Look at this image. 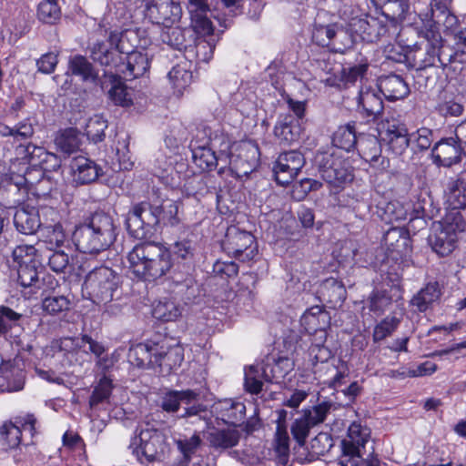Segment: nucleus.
Here are the masks:
<instances>
[{
    "label": "nucleus",
    "mask_w": 466,
    "mask_h": 466,
    "mask_svg": "<svg viewBox=\"0 0 466 466\" xmlns=\"http://www.w3.org/2000/svg\"><path fill=\"white\" fill-rule=\"evenodd\" d=\"M146 15L155 24L169 26L179 21L182 15L180 4L175 0H142Z\"/></svg>",
    "instance_id": "nucleus-12"
},
{
    "label": "nucleus",
    "mask_w": 466,
    "mask_h": 466,
    "mask_svg": "<svg viewBox=\"0 0 466 466\" xmlns=\"http://www.w3.org/2000/svg\"><path fill=\"white\" fill-rule=\"evenodd\" d=\"M305 165L303 155L298 150L281 153L273 167L278 184L286 186L291 183Z\"/></svg>",
    "instance_id": "nucleus-16"
},
{
    "label": "nucleus",
    "mask_w": 466,
    "mask_h": 466,
    "mask_svg": "<svg viewBox=\"0 0 466 466\" xmlns=\"http://www.w3.org/2000/svg\"><path fill=\"white\" fill-rule=\"evenodd\" d=\"M329 313L320 306L309 308L300 318V323L307 332H319L321 342L326 339L325 329L329 325Z\"/></svg>",
    "instance_id": "nucleus-23"
},
{
    "label": "nucleus",
    "mask_w": 466,
    "mask_h": 466,
    "mask_svg": "<svg viewBox=\"0 0 466 466\" xmlns=\"http://www.w3.org/2000/svg\"><path fill=\"white\" fill-rule=\"evenodd\" d=\"M182 307H180L172 299L165 298L154 305L153 317L162 321H174L182 315Z\"/></svg>",
    "instance_id": "nucleus-40"
},
{
    "label": "nucleus",
    "mask_w": 466,
    "mask_h": 466,
    "mask_svg": "<svg viewBox=\"0 0 466 466\" xmlns=\"http://www.w3.org/2000/svg\"><path fill=\"white\" fill-rule=\"evenodd\" d=\"M157 350L158 343H138L130 350L129 358L131 362L139 368H155L154 359L160 354Z\"/></svg>",
    "instance_id": "nucleus-31"
},
{
    "label": "nucleus",
    "mask_w": 466,
    "mask_h": 466,
    "mask_svg": "<svg viewBox=\"0 0 466 466\" xmlns=\"http://www.w3.org/2000/svg\"><path fill=\"white\" fill-rule=\"evenodd\" d=\"M17 155L25 158L33 167H39V170H56L60 167L58 157L47 152L44 147L33 144L19 146L16 148Z\"/></svg>",
    "instance_id": "nucleus-19"
},
{
    "label": "nucleus",
    "mask_w": 466,
    "mask_h": 466,
    "mask_svg": "<svg viewBox=\"0 0 466 466\" xmlns=\"http://www.w3.org/2000/svg\"><path fill=\"white\" fill-rule=\"evenodd\" d=\"M464 228L465 221L461 213H451L434 226L429 244L440 257L449 256L456 248L458 233L464 231Z\"/></svg>",
    "instance_id": "nucleus-6"
},
{
    "label": "nucleus",
    "mask_w": 466,
    "mask_h": 466,
    "mask_svg": "<svg viewBox=\"0 0 466 466\" xmlns=\"http://www.w3.org/2000/svg\"><path fill=\"white\" fill-rule=\"evenodd\" d=\"M192 158L202 171H210L218 167L216 153L209 147H198L193 149Z\"/></svg>",
    "instance_id": "nucleus-48"
},
{
    "label": "nucleus",
    "mask_w": 466,
    "mask_h": 466,
    "mask_svg": "<svg viewBox=\"0 0 466 466\" xmlns=\"http://www.w3.org/2000/svg\"><path fill=\"white\" fill-rule=\"evenodd\" d=\"M112 389V380L106 376H103L92 391L89 407L94 410L97 409L99 405L108 402Z\"/></svg>",
    "instance_id": "nucleus-45"
},
{
    "label": "nucleus",
    "mask_w": 466,
    "mask_h": 466,
    "mask_svg": "<svg viewBox=\"0 0 466 466\" xmlns=\"http://www.w3.org/2000/svg\"><path fill=\"white\" fill-rule=\"evenodd\" d=\"M448 202L453 209L466 207V181L462 177L451 178L447 186Z\"/></svg>",
    "instance_id": "nucleus-41"
},
{
    "label": "nucleus",
    "mask_w": 466,
    "mask_h": 466,
    "mask_svg": "<svg viewBox=\"0 0 466 466\" xmlns=\"http://www.w3.org/2000/svg\"><path fill=\"white\" fill-rule=\"evenodd\" d=\"M160 354L154 359L155 368L159 369V372L164 375L170 374L174 370L180 367L183 360V349L179 345L167 347L158 343V350Z\"/></svg>",
    "instance_id": "nucleus-25"
},
{
    "label": "nucleus",
    "mask_w": 466,
    "mask_h": 466,
    "mask_svg": "<svg viewBox=\"0 0 466 466\" xmlns=\"http://www.w3.org/2000/svg\"><path fill=\"white\" fill-rule=\"evenodd\" d=\"M36 419L33 414L19 417L15 422L5 421L0 427V444L4 449H15L21 443L22 431H28L33 437L35 433Z\"/></svg>",
    "instance_id": "nucleus-15"
},
{
    "label": "nucleus",
    "mask_w": 466,
    "mask_h": 466,
    "mask_svg": "<svg viewBox=\"0 0 466 466\" xmlns=\"http://www.w3.org/2000/svg\"><path fill=\"white\" fill-rule=\"evenodd\" d=\"M362 159L380 171L390 167V160L381 155V145L374 135L360 133L359 142L356 146Z\"/></svg>",
    "instance_id": "nucleus-18"
},
{
    "label": "nucleus",
    "mask_w": 466,
    "mask_h": 466,
    "mask_svg": "<svg viewBox=\"0 0 466 466\" xmlns=\"http://www.w3.org/2000/svg\"><path fill=\"white\" fill-rule=\"evenodd\" d=\"M129 449L140 461L144 457L149 462L161 461L169 451L165 434L154 428H137Z\"/></svg>",
    "instance_id": "nucleus-5"
},
{
    "label": "nucleus",
    "mask_w": 466,
    "mask_h": 466,
    "mask_svg": "<svg viewBox=\"0 0 466 466\" xmlns=\"http://www.w3.org/2000/svg\"><path fill=\"white\" fill-rule=\"evenodd\" d=\"M173 281L177 288V292L181 294L186 302L194 300L198 295V286L191 276H187L183 280L174 279Z\"/></svg>",
    "instance_id": "nucleus-58"
},
{
    "label": "nucleus",
    "mask_w": 466,
    "mask_h": 466,
    "mask_svg": "<svg viewBox=\"0 0 466 466\" xmlns=\"http://www.w3.org/2000/svg\"><path fill=\"white\" fill-rule=\"evenodd\" d=\"M70 300L65 296L47 297L42 302L44 311L57 315L69 309Z\"/></svg>",
    "instance_id": "nucleus-59"
},
{
    "label": "nucleus",
    "mask_w": 466,
    "mask_h": 466,
    "mask_svg": "<svg viewBox=\"0 0 466 466\" xmlns=\"http://www.w3.org/2000/svg\"><path fill=\"white\" fill-rule=\"evenodd\" d=\"M209 13L190 15L191 26L198 35H209L213 34L214 26Z\"/></svg>",
    "instance_id": "nucleus-64"
},
{
    "label": "nucleus",
    "mask_w": 466,
    "mask_h": 466,
    "mask_svg": "<svg viewBox=\"0 0 466 466\" xmlns=\"http://www.w3.org/2000/svg\"><path fill=\"white\" fill-rule=\"evenodd\" d=\"M106 128L107 121L101 115H95L86 125V135L94 143H98L104 140Z\"/></svg>",
    "instance_id": "nucleus-50"
},
{
    "label": "nucleus",
    "mask_w": 466,
    "mask_h": 466,
    "mask_svg": "<svg viewBox=\"0 0 466 466\" xmlns=\"http://www.w3.org/2000/svg\"><path fill=\"white\" fill-rule=\"evenodd\" d=\"M46 242L48 245L47 248L49 251L59 248L64 245L66 240V236L61 224L46 227Z\"/></svg>",
    "instance_id": "nucleus-61"
},
{
    "label": "nucleus",
    "mask_w": 466,
    "mask_h": 466,
    "mask_svg": "<svg viewBox=\"0 0 466 466\" xmlns=\"http://www.w3.org/2000/svg\"><path fill=\"white\" fill-rule=\"evenodd\" d=\"M37 16L44 23L53 25L60 19L61 11L56 0H45L38 5Z\"/></svg>",
    "instance_id": "nucleus-52"
},
{
    "label": "nucleus",
    "mask_w": 466,
    "mask_h": 466,
    "mask_svg": "<svg viewBox=\"0 0 466 466\" xmlns=\"http://www.w3.org/2000/svg\"><path fill=\"white\" fill-rule=\"evenodd\" d=\"M348 26L361 40L370 43L378 41L389 32L388 25L382 20L368 15L351 17Z\"/></svg>",
    "instance_id": "nucleus-17"
},
{
    "label": "nucleus",
    "mask_w": 466,
    "mask_h": 466,
    "mask_svg": "<svg viewBox=\"0 0 466 466\" xmlns=\"http://www.w3.org/2000/svg\"><path fill=\"white\" fill-rule=\"evenodd\" d=\"M198 396L199 393L193 390H169L162 397L160 407L166 412L174 413L179 410L181 403L189 405Z\"/></svg>",
    "instance_id": "nucleus-32"
},
{
    "label": "nucleus",
    "mask_w": 466,
    "mask_h": 466,
    "mask_svg": "<svg viewBox=\"0 0 466 466\" xmlns=\"http://www.w3.org/2000/svg\"><path fill=\"white\" fill-rule=\"evenodd\" d=\"M40 273L36 261L27 255L19 263L17 269L18 282L24 288L40 289Z\"/></svg>",
    "instance_id": "nucleus-35"
},
{
    "label": "nucleus",
    "mask_w": 466,
    "mask_h": 466,
    "mask_svg": "<svg viewBox=\"0 0 466 466\" xmlns=\"http://www.w3.org/2000/svg\"><path fill=\"white\" fill-rule=\"evenodd\" d=\"M301 132L300 122L290 114L280 116L274 127V135L282 146H290L299 141Z\"/></svg>",
    "instance_id": "nucleus-24"
},
{
    "label": "nucleus",
    "mask_w": 466,
    "mask_h": 466,
    "mask_svg": "<svg viewBox=\"0 0 466 466\" xmlns=\"http://www.w3.org/2000/svg\"><path fill=\"white\" fill-rule=\"evenodd\" d=\"M128 268L138 279L155 281L172 268L171 251L155 241L137 243L127 254Z\"/></svg>",
    "instance_id": "nucleus-1"
},
{
    "label": "nucleus",
    "mask_w": 466,
    "mask_h": 466,
    "mask_svg": "<svg viewBox=\"0 0 466 466\" xmlns=\"http://www.w3.org/2000/svg\"><path fill=\"white\" fill-rule=\"evenodd\" d=\"M355 33L350 30V27L344 28L335 25L334 34L332 36L330 50L337 53H344L347 49L350 48L356 40Z\"/></svg>",
    "instance_id": "nucleus-43"
},
{
    "label": "nucleus",
    "mask_w": 466,
    "mask_h": 466,
    "mask_svg": "<svg viewBox=\"0 0 466 466\" xmlns=\"http://www.w3.org/2000/svg\"><path fill=\"white\" fill-rule=\"evenodd\" d=\"M116 76V74L110 76L112 86L108 90V97L116 106H129L132 104V98L127 91V86Z\"/></svg>",
    "instance_id": "nucleus-47"
},
{
    "label": "nucleus",
    "mask_w": 466,
    "mask_h": 466,
    "mask_svg": "<svg viewBox=\"0 0 466 466\" xmlns=\"http://www.w3.org/2000/svg\"><path fill=\"white\" fill-rule=\"evenodd\" d=\"M464 149L453 137H448L439 141L432 149L434 163L443 167H451L461 161Z\"/></svg>",
    "instance_id": "nucleus-22"
},
{
    "label": "nucleus",
    "mask_w": 466,
    "mask_h": 466,
    "mask_svg": "<svg viewBox=\"0 0 466 466\" xmlns=\"http://www.w3.org/2000/svg\"><path fill=\"white\" fill-rule=\"evenodd\" d=\"M116 228L112 217L104 211H96L85 218L76 228L73 240L83 253L98 254L106 250L116 238Z\"/></svg>",
    "instance_id": "nucleus-2"
},
{
    "label": "nucleus",
    "mask_w": 466,
    "mask_h": 466,
    "mask_svg": "<svg viewBox=\"0 0 466 466\" xmlns=\"http://www.w3.org/2000/svg\"><path fill=\"white\" fill-rule=\"evenodd\" d=\"M119 284V276L110 268L100 266L91 269L86 276L83 292L95 304H106L113 299Z\"/></svg>",
    "instance_id": "nucleus-4"
},
{
    "label": "nucleus",
    "mask_w": 466,
    "mask_h": 466,
    "mask_svg": "<svg viewBox=\"0 0 466 466\" xmlns=\"http://www.w3.org/2000/svg\"><path fill=\"white\" fill-rule=\"evenodd\" d=\"M119 42L118 34L110 32L106 42L97 41L90 46V56L93 61L103 66L114 68L116 75L123 53Z\"/></svg>",
    "instance_id": "nucleus-14"
},
{
    "label": "nucleus",
    "mask_w": 466,
    "mask_h": 466,
    "mask_svg": "<svg viewBox=\"0 0 466 466\" xmlns=\"http://www.w3.org/2000/svg\"><path fill=\"white\" fill-rule=\"evenodd\" d=\"M316 162L322 179L331 186L340 187L353 178L349 162L335 151L317 154Z\"/></svg>",
    "instance_id": "nucleus-7"
},
{
    "label": "nucleus",
    "mask_w": 466,
    "mask_h": 466,
    "mask_svg": "<svg viewBox=\"0 0 466 466\" xmlns=\"http://www.w3.org/2000/svg\"><path fill=\"white\" fill-rule=\"evenodd\" d=\"M381 140L395 155H401L410 145V136L407 127L400 120L387 117L381 121L379 127Z\"/></svg>",
    "instance_id": "nucleus-11"
},
{
    "label": "nucleus",
    "mask_w": 466,
    "mask_h": 466,
    "mask_svg": "<svg viewBox=\"0 0 466 466\" xmlns=\"http://www.w3.org/2000/svg\"><path fill=\"white\" fill-rule=\"evenodd\" d=\"M167 29L161 34V39L175 49L186 48V39L183 31L179 27L167 26Z\"/></svg>",
    "instance_id": "nucleus-62"
},
{
    "label": "nucleus",
    "mask_w": 466,
    "mask_h": 466,
    "mask_svg": "<svg viewBox=\"0 0 466 466\" xmlns=\"http://www.w3.org/2000/svg\"><path fill=\"white\" fill-rule=\"evenodd\" d=\"M222 248L240 261L252 260L258 254V245L255 237L248 231L238 228L229 227L222 242Z\"/></svg>",
    "instance_id": "nucleus-10"
},
{
    "label": "nucleus",
    "mask_w": 466,
    "mask_h": 466,
    "mask_svg": "<svg viewBox=\"0 0 466 466\" xmlns=\"http://www.w3.org/2000/svg\"><path fill=\"white\" fill-rule=\"evenodd\" d=\"M358 112L369 120H375L383 111V100L380 89L361 87L358 98Z\"/></svg>",
    "instance_id": "nucleus-20"
},
{
    "label": "nucleus",
    "mask_w": 466,
    "mask_h": 466,
    "mask_svg": "<svg viewBox=\"0 0 466 466\" xmlns=\"http://www.w3.org/2000/svg\"><path fill=\"white\" fill-rule=\"evenodd\" d=\"M400 323V319L395 316H388L384 318L373 329V341L380 342L390 337L397 329Z\"/></svg>",
    "instance_id": "nucleus-51"
},
{
    "label": "nucleus",
    "mask_w": 466,
    "mask_h": 466,
    "mask_svg": "<svg viewBox=\"0 0 466 466\" xmlns=\"http://www.w3.org/2000/svg\"><path fill=\"white\" fill-rule=\"evenodd\" d=\"M74 181L79 185L95 182L102 175V168L93 160L77 157L72 162Z\"/></svg>",
    "instance_id": "nucleus-26"
},
{
    "label": "nucleus",
    "mask_w": 466,
    "mask_h": 466,
    "mask_svg": "<svg viewBox=\"0 0 466 466\" xmlns=\"http://www.w3.org/2000/svg\"><path fill=\"white\" fill-rule=\"evenodd\" d=\"M149 69V59L147 54L139 51L127 53L121 56L116 75H123L127 80L142 76Z\"/></svg>",
    "instance_id": "nucleus-21"
},
{
    "label": "nucleus",
    "mask_w": 466,
    "mask_h": 466,
    "mask_svg": "<svg viewBox=\"0 0 466 466\" xmlns=\"http://www.w3.org/2000/svg\"><path fill=\"white\" fill-rule=\"evenodd\" d=\"M441 295V289L439 282L432 281L426 284L416 295L411 299V304L418 309L419 311L424 312Z\"/></svg>",
    "instance_id": "nucleus-36"
},
{
    "label": "nucleus",
    "mask_w": 466,
    "mask_h": 466,
    "mask_svg": "<svg viewBox=\"0 0 466 466\" xmlns=\"http://www.w3.org/2000/svg\"><path fill=\"white\" fill-rule=\"evenodd\" d=\"M178 451L182 453L183 458L190 462L193 454L202 444V440L198 433H194L190 438H184L176 441Z\"/></svg>",
    "instance_id": "nucleus-57"
},
{
    "label": "nucleus",
    "mask_w": 466,
    "mask_h": 466,
    "mask_svg": "<svg viewBox=\"0 0 466 466\" xmlns=\"http://www.w3.org/2000/svg\"><path fill=\"white\" fill-rule=\"evenodd\" d=\"M14 225L19 232L25 235L35 233L41 227L37 209L33 207L16 209L14 214Z\"/></svg>",
    "instance_id": "nucleus-28"
},
{
    "label": "nucleus",
    "mask_w": 466,
    "mask_h": 466,
    "mask_svg": "<svg viewBox=\"0 0 466 466\" xmlns=\"http://www.w3.org/2000/svg\"><path fill=\"white\" fill-rule=\"evenodd\" d=\"M259 148L253 141H240L230 147L229 169L238 177L249 175L259 163Z\"/></svg>",
    "instance_id": "nucleus-9"
},
{
    "label": "nucleus",
    "mask_w": 466,
    "mask_h": 466,
    "mask_svg": "<svg viewBox=\"0 0 466 466\" xmlns=\"http://www.w3.org/2000/svg\"><path fill=\"white\" fill-rule=\"evenodd\" d=\"M421 26L430 36H441L440 30H452L458 18L448 8L446 0H431L430 7L419 15Z\"/></svg>",
    "instance_id": "nucleus-8"
},
{
    "label": "nucleus",
    "mask_w": 466,
    "mask_h": 466,
    "mask_svg": "<svg viewBox=\"0 0 466 466\" xmlns=\"http://www.w3.org/2000/svg\"><path fill=\"white\" fill-rule=\"evenodd\" d=\"M262 366H250L245 372V390L250 394H258L262 390Z\"/></svg>",
    "instance_id": "nucleus-56"
},
{
    "label": "nucleus",
    "mask_w": 466,
    "mask_h": 466,
    "mask_svg": "<svg viewBox=\"0 0 466 466\" xmlns=\"http://www.w3.org/2000/svg\"><path fill=\"white\" fill-rule=\"evenodd\" d=\"M409 233L404 228H390L383 237V243L389 255L402 256L409 248Z\"/></svg>",
    "instance_id": "nucleus-30"
},
{
    "label": "nucleus",
    "mask_w": 466,
    "mask_h": 466,
    "mask_svg": "<svg viewBox=\"0 0 466 466\" xmlns=\"http://www.w3.org/2000/svg\"><path fill=\"white\" fill-rule=\"evenodd\" d=\"M314 426L309 423L308 419L302 414L296 419L291 425V434L299 445H304L309 431Z\"/></svg>",
    "instance_id": "nucleus-63"
},
{
    "label": "nucleus",
    "mask_w": 466,
    "mask_h": 466,
    "mask_svg": "<svg viewBox=\"0 0 466 466\" xmlns=\"http://www.w3.org/2000/svg\"><path fill=\"white\" fill-rule=\"evenodd\" d=\"M221 420L228 425H241L246 414V406L240 401L226 400L220 403Z\"/></svg>",
    "instance_id": "nucleus-37"
},
{
    "label": "nucleus",
    "mask_w": 466,
    "mask_h": 466,
    "mask_svg": "<svg viewBox=\"0 0 466 466\" xmlns=\"http://www.w3.org/2000/svg\"><path fill=\"white\" fill-rule=\"evenodd\" d=\"M159 208L158 198L133 205L126 219L129 235L140 240L150 238L159 225Z\"/></svg>",
    "instance_id": "nucleus-3"
},
{
    "label": "nucleus",
    "mask_w": 466,
    "mask_h": 466,
    "mask_svg": "<svg viewBox=\"0 0 466 466\" xmlns=\"http://www.w3.org/2000/svg\"><path fill=\"white\" fill-rule=\"evenodd\" d=\"M319 294L323 301L335 308L346 299V289L341 281L329 278L320 284Z\"/></svg>",
    "instance_id": "nucleus-34"
},
{
    "label": "nucleus",
    "mask_w": 466,
    "mask_h": 466,
    "mask_svg": "<svg viewBox=\"0 0 466 466\" xmlns=\"http://www.w3.org/2000/svg\"><path fill=\"white\" fill-rule=\"evenodd\" d=\"M294 368V362L288 357H279L275 360L274 365L268 363L262 366L261 374L267 382H272L283 379Z\"/></svg>",
    "instance_id": "nucleus-39"
},
{
    "label": "nucleus",
    "mask_w": 466,
    "mask_h": 466,
    "mask_svg": "<svg viewBox=\"0 0 466 466\" xmlns=\"http://www.w3.org/2000/svg\"><path fill=\"white\" fill-rule=\"evenodd\" d=\"M68 70L73 76H79L83 81L95 82L97 78V72L87 58L81 55H75L69 57Z\"/></svg>",
    "instance_id": "nucleus-38"
},
{
    "label": "nucleus",
    "mask_w": 466,
    "mask_h": 466,
    "mask_svg": "<svg viewBox=\"0 0 466 466\" xmlns=\"http://www.w3.org/2000/svg\"><path fill=\"white\" fill-rule=\"evenodd\" d=\"M436 112L443 117H456L462 115L464 107L454 97L445 96L435 106Z\"/></svg>",
    "instance_id": "nucleus-55"
},
{
    "label": "nucleus",
    "mask_w": 466,
    "mask_h": 466,
    "mask_svg": "<svg viewBox=\"0 0 466 466\" xmlns=\"http://www.w3.org/2000/svg\"><path fill=\"white\" fill-rule=\"evenodd\" d=\"M419 35L421 36L420 42L408 46L406 58L411 66L417 70H423L427 67L435 66V52L433 37L428 35L427 31L420 27Z\"/></svg>",
    "instance_id": "nucleus-13"
},
{
    "label": "nucleus",
    "mask_w": 466,
    "mask_h": 466,
    "mask_svg": "<svg viewBox=\"0 0 466 466\" xmlns=\"http://www.w3.org/2000/svg\"><path fill=\"white\" fill-rule=\"evenodd\" d=\"M359 134L357 123L350 121L343 126H339L332 135V144L345 151H351L356 148L359 142Z\"/></svg>",
    "instance_id": "nucleus-33"
},
{
    "label": "nucleus",
    "mask_w": 466,
    "mask_h": 466,
    "mask_svg": "<svg viewBox=\"0 0 466 466\" xmlns=\"http://www.w3.org/2000/svg\"><path fill=\"white\" fill-rule=\"evenodd\" d=\"M159 209V224L176 226L179 223L178 206L175 201L172 200H161L158 198Z\"/></svg>",
    "instance_id": "nucleus-54"
},
{
    "label": "nucleus",
    "mask_w": 466,
    "mask_h": 466,
    "mask_svg": "<svg viewBox=\"0 0 466 466\" xmlns=\"http://www.w3.org/2000/svg\"><path fill=\"white\" fill-rule=\"evenodd\" d=\"M56 144L64 153L72 154L80 147V132L74 127L66 128L56 137Z\"/></svg>",
    "instance_id": "nucleus-44"
},
{
    "label": "nucleus",
    "mask_w": 466,
    "mask_h": 466,
    "mask_svg": "<svg viewBox=\"0 0 466 466\" xmlns=\"http://www.w3.org/2000/svg\"><path fill=\"white\" fill-rule=\"evenodd\" d=\"M274 441L275 451L279 456V461L285 464L289 454V437L284 425L278 424Z\"/></svg>",
    "instance_id": "nucleus-53"
},
{
    "label": "nucleus",
    "mask_w": 466,
    "mask_h": 466,
    "mask_svg": "<svg viewBox=\"0 0 466 466\" xmlns=\"http://www.w3.org/2000/svg\"><path fill=\"white\" fill-rule=\"evenodd\" d=\"M408 0H390L383 4V15L391 23L399 24L405 21L409 13Z\"/></svg>",
    "instance_id": "nucleus-42"
},
{
    "label": "nucleus",
    "mask_w": 466,
    "mask_h": 466,
    "mask_svg": "<svg viewBox=\"0 0 466 466\" xmlns=\"http://www.w3.org/2000/svg\"><path fill=\"white\" fill-rule=\"evenodd\" d=\"M433 44L436 47L435 54V63L439 62L440 66L442 67L447 66L449 64L452 62H462L461 59H459V56H461L460 53L454 48V50L449 46H444L442 43L441 36H432Z\"/></svg>",
    "instance_id": "nucleus-49"
},
{
    "label": "nucleus",
    "mask_w": 466,
    "mask_h": 466,
    "mask_svg": "<svg viewBox=\"0 0 466 466\" xmlns=\"http://www.w3.org/2000/svg\"><path fill=\"white\" fill-rule=\"evenodd\" d=\"M335 25H316L312 31V41L319 46L330 49Z\"/></svg>",
    "instance_id": "nucleus-60"
},
{
    "label": "nucleus",
    "mask_w": 466,
    "mask_h": 466,
    "mask_svg": "<svg viewBox=\"0 0 466 466\" xmlns=\"http://www.w3.org/2000/svg\"><path fill=\"white\" fill-rule=\"evenodd\" d=\"M335 404L329 400H324L310 408L302 410L303 415L314 427L325 421L331 410H335Z\"/></svg>",
    "instance_id": "nucleus-46"
},
{
    "label": "nucleus",
    "mask_w": 466,
    "mask_h": 466,
    "mask_svg": "<svg viewBox=\"0 0 466 466\" xmlns=\"http://www.w3.org/2000/svg\"><path fill=\"white\" fill-rule=\"evenodd\" d=\"M241 433L235 428L214 429L208 433V441L216 451H226L238 445Z\"/></svg>",
    "instance_id": "nucleus-29"
},
{
    "label": "nucleus",
    "mask_w": 466,
    "mask_h": 466,
    "mask_svg": "<svg viewBox=\"0 0 466 466\" xmlns=\"http://www.w3.org/2000/svg\"><path fill=\"white\" fill-rule=\"evenodd\" d=\"M380 93L389 100L402 99L410 93L408 84L395 74L380 76L378 84Z\"/></svg>",
    "instance_id": "nucleus-27"
}]
</instances>
